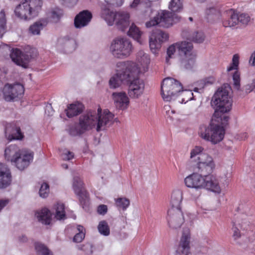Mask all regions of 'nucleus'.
<instances>
[{
  "instance_id": "obj_1",
  "label": "nucleus",
  "mask_w": 255,
  "mask_h": 255,
  "mask_svg": "<svg viewBox=\"0 0 255 255\" xmlns=\"http://www.w3.org/2000/svg\"><path fill=\"white\" fill-rule=\"evenodd\" d=\"M114 115L108 110H89L79 117V123L71 127L69 134L72 136L79 135L86 131L96 128L97 131L105 129L113 123Z\"/></svg>"
},
{
  "instance_id": "obj_2",
  "label": "nucleus",
  "mask_w": 255,
  "mask_h": 255,
  "mask_svg": "<svg viewBox=\"0 0 255 255\" xmlns=\"http://www.w3.org/2000/svg\"><path fill=\"white\" fill-rule=\"evenodd\" d=\"M221 112L212 118L208 126L202 125L199 131L200 136L205 140L211 141L213 144H217L222 141L225 135V126L229 119V117L225 115H220Z\"/></svg>"
},
{
  "instance_id": "obj_3",
  "label": "nucleus",
  "mask_w": 255,
  "mask_h": 255,
  "mask_svg": "<svg viewBox=\"0 0 255 255\" xmlns=\"http://www.w3.org/2000/svg\"><path fill=\"white\" fill-rule=\"evenodd\" d=\"M230 87L229 85L225 84L214 94L211 102L212 105H215V115L219 112L225 113L229 112L232 106V100L230 95Z\"/></svg>"
},
{
  "instance_id": "obj_4",
  "label": "nucleus",
  "mask_w": 255,
  "mask_h": 255,
  "mask_svg": "<svg viewBox=\"0 0 255 255\" xmlns=\"http://www.w3.org/2000/svg\"><path fill=\"white\" fill-rule=\"evenodd\" d=\"M42 4V0H24L15 7V15L24 20L31 19L38 15Z\"/></svg>"
},
{
  "instance_id": "obj_5",
  "label": "nucleus",
  "mask_w": 255,
  "mask_h": 255,
  "mask_svg": "<svg viewBox=\"0 0 255 255\" xmlns=\"http://www.w3.org/2000/svg\"><path fill=\"white\" fill-rule=\"evenodd\" d=\"M203 148L201 146H196L191 150L190 158L196 160L194 158L197 156L196 168L197 171L201 173H210L213 172L215 167V164L213 158L207 154L202 153Z\"/></svg>"
},
{
  "instance_id": "obj_6",
  "label": "nucleus",
  "mask_w": 255,
  "mask_h": 255,
  "mask_svg": "<svg viewBox=\"0 0 255 255\" xmlns=\"http://www.w3.org/2000/svg\"><path fill=\"white\" fill-rule=\"evenodd\" d=\"M182 89V85L179 81L172 78H166L161 86L162 97L165 101H170L179 96Z\"/></svg>"
},
{
  "instance_id": "obj_7",
  "label": "nucleus",
  "mask_w": 255,
  "mask_h": 255,
  "mask_svg": "<svg viewBox=\"0 0 255 255\" xmlns=\"http://www.w3.org/2000/svg\"><path fill=\"white\" fill-rule=\"evenodd\" d=\"M116 73L124 84H128L133 79L138 76L139 70L135 63L132 62H122L117 64Z\"/></svg>"
},
{
  "instance_id": "obj_8",
  "label": "nucleus",
  "mask_w": 255,
  "mask_h": 255,
  "mask_svg": "<svg viewBox=\"0 0 255 255\" xmlns=\"http://www.w3.org/2000/svg\"><path fill=\"white\" fill-rule=\"evenodd\" d=\"M132 50L130 41L126 37H119L114 39L111 45L112 54L118 58H124L129 55Z\"/></svg>"
},
{
  "instance_id": "obj_9",
  "label": "nucleus",
  "mask_w": 255,
  "mask_h": 255,
  "mask_svg": "<svg viewBox=\"0 0 255 255\" xmlns=\"http://www.w3.org/2000/svg\"><path fill=\"white\" fill-rule=\"evenodd\" d=\"M125 0H104L106 3L101 5V17L107 22L108 25L112 26L115 23L117 11L109 8V6L119 7L122 6Z\"/></svg>"
},
{
  "instance_id": "obj_10",
  "label": "nucleus",
  "mask_w": 255,
  "mask_h": 255,
  "mask_svg": "<svg viewBox=\"0 0 255 255\" xmlns=\"http://www.w3.org/2000/svg\"><path fill=\"white\" fill-rule=\"evenodd\" d=\"M24 91L23 86L20 84L13 85L7 84L3 89L4 99L8 102L20 98L23 94Z\"/></svg>"
},
{
  "instance_id": "obj_11",
  "label": "nucleus",
  "mask_w": 255,
  "mask_h": 255,
  "mask_svg": "<svg viewBox=\"0 0 255 255\" xmlns=\"http://www.w3.org/2000/svg\"><path fill=\"white\" fill-rule=\"evenodd\" d=\"M33 159V153L22 150L19 151V154L16 157L11 159V161L14 164L17 169L22 171L28 167Z\"/></svg>"
},
{
  "instance_id": "obj_12",
  "label": "nucleus",
  "mask_w": 255,
  "mask_h": 255,
  "mask_svg": "<svg viewBox=\"0 0 255 255\" xmlns=\"http://www.w3.org/2000/svg\"><path fill=\"white\" fill-rule=\"evenodd\" d=\"M158 25L164 28H168L174 23L179 21L180 17L168 10H161L156 15Z\"/></svg>"
},
{
  "instance_id": "obj_13",
  "label": "nucleus",
  "mask_w": 255,
  "mask_h": 255,
  "mask_svg": "<svg viewBox=\"0 0 255 255\" xmlns=\"http://www.w3.org/2000/svg\"><path fill=\"white\" fill-rule=\"evenodd\" d=\"M167 221L170 228L173 229L180 228L184 221L181 210L170 208L168 211Z\"/></svg>"
},
{
  "instance_id": "obj_14",
  "label": "nucleus",
  "mask_w": 255,
  "mask_h": 255,
  "mask_svg": "<svg viewBox=\"0 0 255 255\" xmlns=\"http://www.w3.org/2000/svg\"><path fill=\"white\" fill-rule=\"evenodd\" d=\"M128 94L131 98H138L143 94L144 89V83L138 76L133 79L128 84Z\"/></svg>"
},
{
  "instance_id": "obj_15",
  "label": "nucleus",
  "mask_w": 255,
  "mask_h": 255,
  "mask_svg": "<svg viewBox=\"0 0 255 255\" xmlns=\"http://www.w3.org/2000/svg\"><path fill=\"white\" fill-rule=\"evenodd\" d=\"M190 240L189 229L184 228L175 255H188L190 250Z\"/></svg>"
},
{
  "instance_id": "obj_16",
  "label": "nucleus",
  "mask_w": 255,
  "mask_h": 255,
  "mask_svg": "<svg viewBox=\"0 0 255 255\" xmlns=\"http://www.w3.org/2000/svg\"><path fill=\"white\" fill-rule=\"evenodd\" d=\"M112 98L117 109L124 110L128 108L129 100L126 92H113L112 94Z\"/></svg>"
},
{
  "instance_id": "obj_17",
  "label": "nucleus",
  "mask_w": 255,
  "mask_h": 255,
  "mask_svg": "<svg viewBox=\"0 0 255 255\" xmlns=\"http://www.w3.org/2000/svg\"><path fill=\"white\" fill-rule=\"evenodd\" d=\"M92 13L88 10H84L76 15L74 26L76 28H81L87 26L92 18Z\"/></svg>"
},
{
  "instance_id": "obj_18",
  "label": "nucleus",
  "mask_w": 255,
  "mask_h": 255,
  "mask_svg": "<svg viewBox=\"0 0 255 255\" xmlns=\"http://www.w3.org/2000/svg\"><path fill=\"white\" fill-rule=\"evenodd\" d=\"M12 181L10 169L5 164L0 163V189L9 186Z\"/></svg>"
},
{
  "instance_id": "obj_19",
  "label": "nucleus",
  "mask_w": 255,
  "mask_h": 255,
  "mask_svg": "<svg viewBox=\"0 0 255 255\" xmlns=\"http://www.w3.org/2000/svg\"><path fill=\"white\" fill-rule=\"evenodd\" d=\"M203 176L197 173L192 174L184 179L186 186L189 188L201 189L203 188L204 180Z\"/></svg>"
},
{
  "instance_id": "obj_20",
  "label": "nucleus",
  "mask_w": 255,
  "mask_h": 255,
  "mask_svg": "<svg viewBox=\"0 0 255 255\" xmlns=\"http://www.w3.org/2000/svg\"><path fill=\"white\" fill-rule=\"evenodd\" d=\"M129 17V14L127 11H117L115 21L117 28L123 31L127 29L130 24Z\"/></svg>"
},
{
  "instance_id": "obj_21",
  "label": "nucleus",
  "mask_w": 255,
  "mask_h": 255,
  "mask_svg": "<svg viewBox=\"0 0 255 255\" xmlns=\"http://www.w3.org/2000/svg\"><path fill=\"white\" fill-rule=\"evenodd\" d=\"M5 136L9 140L22 139L23 137L20 127L14 124H9L6 126Z\"/></svg>"
},
{
  "instance_id": "obj_22",
  "label": "nucleus",
  "mask_w": 255,
  "mask_h": 255,
  "mask_svg": "<svg viewBox=\"0 0 255 255\" xmlns=\"http://www.w3.org/2000/svg\"><path fill=\"white\" fill-rule=\"evenodd\" d=\"M183 38L195 43H202L205 38L204 33L201 31H191L189 29H184L182 32Z\"/></svg>"
},
{
  "instance_id": "obj_23",
  "label": "nucleus",
  "mask_w": 255,
  "mask_h": 255,
  "mask_svg": "<svg viewBox=\"0 0 255 255\" xmlns=\"http://www.w3.org/2000/svg\"><path fill=\"white\" fill-rule=\"evenodd\" d=\"M136 59L137 63L135 64L138 70H139V73L147 71L150 63V58L148 55L145 53L143 51H139L137 54Z\"/></svg>"
},
{
  "instance_id": "obj_24",
  "label": "nucleus",
  "mask_w": 255,
  "mask_h": 255,
  "mask_svg": "<svg viewBox=\"0 0 255 255\" xmlns=\"http://www.w3.org/2000/svg\"><path fill=\"white\" fill-rule=\"evenodd\" d=\"M204 187L208 190L212 192L219 193L221 192V188L219 184V181L217 178L213 175H206L203 177Z\"/></svg>"
},
{
  "instance_id": "obj_25",
  "label": "nucleus",
  "mask_w": 255,
  "mask_h": 255,
  "mask_svg": "<svg viewBox=\"0 0 255 255\" xmlns=\"http://www.w3.org/2000/svg\"><path fill=\"white\" fill-rule=\"evenodd\" d=\"M225 27H234L238 24V14L233 9H229L224 14L222 20Z\"/></svg>"
},
{
  "instance_id": "obj_26",
  "label": "nucleus",
  "mask_w": 255,
  "mask_h": 255,
  "mask_svg": "<svg viewBox=\"0 0 255 255\" xmlns=\"http://www.w3.org/2000/svg\"><path fill=\"white\" fill-rule=\"evenodd\" d=\"M196 58V54L180 56L179 61L180 68L185 70H192L195 66Z\"/></svg>"
},
{
  "instance_id": "obj_27",
  "label": "nucleus",
  "mask_w": 255,
  "mask_h": 255,
  "mask_svg": "<svg viewBox=\"0 0 255 255\" xmlns=\"http://www.w3.org/2000/svg\"><path fill=\"white\" fill-rule=\"evenodd\" d=\"M35 216L38 221L43 224L49 225L51 222L52 214L47 208H44L36 211Z\"/></svg>"
},
{
  "instance_id": "obj_28",
  "label": "nucleus",
  "mask_w": 255,
  "mask_h": 255,
  "mask_svg": "<svg viewBox=\"0 0 255 255\" xmlns=\"http://www.w3.org/2000/svg\"><path fill=\"white\" fill-rule=\"evenodd\" d=\"M177 49H178L180 57L190 54H196L193 50L192 43L186 41L177 43Z\"/></svg>"
},
{
  "instance_id": "obj_29",
  "label": "nucleus",
  "mask_w": 255,
  "mask_h": 255,
  "mask_svg": "<svg viewBox=\"0 0 255 255\" xmlns=\"http://www.w3.org/2000/svg\"><path fill=\"white\" fill-rule=\"evenodd\" d=\"M83 104L79 102L69 105L65 110L66 115L68 118H72L80 114L83 110Z\"/></svg>"
},
{
  "instance_id": "obj_30",
  "label": "nucleus",
  "mask_w": 255,
  "mask_h": 255,
  "mask_svg": "<svg viewBox=\"0 0 255 255\" xmlns=\"http://www.w3.org/2000/svg\"><path fill=\"white\" fill-rule=\"evenodd\" d=\"M182 201V192L180 190H174L170 199V208L180 209V205Z\"/></svg>"
},
{
  "instance_id": "obj_31",
  "label": "nucleus",
  "mask_w": 255,
  "mask_h": 255,
  "mask_svg": "<svg viewBox=\"0 0 255 255\" xmlns=\"http://www.w3.org/2000/svg\"><path fill=\"white\" fill-rule=\"evenodd\" d=\"M63 10L58 7H54L50 9L47 14V19L48 21L53 23L58 22L63 16Z\"/></svg>"
},
{
  "instance_id": "obj_32",
  "label": "nucleus",
  "mask_w": 255,
  "mask_h": 255,
  "mask_svg": "<svg viewBox=\"0 0 255 255\" xmlns=\"http://www.w3.org/2000/svg\"><path fill=\"white\" fill-rule=\"evenodd\" d=\"M75 187H76L75 186ZM80 187H75V193L78 196L79 200L82 208L87 210L89 206V196L88 193L85 191H82Z\"/></svg>"
},
{
  "instance_id": "obj_33",
  "label": "nucleus",
  "mask_w": 255,
  "mask_h": 255,
  "mask_svg": "<svg viewBox=\"0 0 255 255\" xmlns=\"http://www.w3.org/2000/svg\"><path fill=\"white\" fill-rule=\"evenodd\" d=\"M47 24L48 20L47 19H41L31 25L29 28V31L33 35H39L40 33V31Z\"/></svg>"
},
{
  "instance_id": "obj_34",
  "label": "nucleus",
  "mask_w": 255,
  "mask_h": 255,
  "mask_svg": "<svg viewBox=\"0 0 255 255\" xmlns=\"http://www.w3.org/2000/svg\"><path fill=\"white\" fill-rule=\"evenodd\" d=\"M9 55L13 62L17 65L25 68V63L23 60V54L19 49L17 48L12 49Z\"/></svg>"
},
{
  "instance_id": "obj_35",
  "label": "nucleus",
  "mask_w": 255,
  "mask_h": 255,
  "mask_svg": "<svg viewBox=\"0 0 255 255\" xmlns=\"http://www.w3.org/2000/svg\"><path fill=\"white\" fill-rule=\"evenodd\" d=\"M22 54L23 56V60L25 63V68H26L29 61L37 56V52L36 49L27 46L25 48Z\"/></svg>"
},
{
  "instance_id": "obj_36",
  "label": "nucleus",
  "mask_w": 255,
  "mask_h": 255,
  "mask_svg": "<svg viewBox=\"0 0 255 255\" xmlns=\"http://www.w3.org/2000/svg\"><path fill=\"white\" fill-rule=\"evenodd\" d=\"M206 18L209 21H215L220 18L221 10L217 7L208 8L206 11Z\"/></svg>"
},
{
  "instance_id": "obj_37",
  "label": "nucleus",
  "mask_w": 255,
  "mask_h": 255,
  "mask_svg": "<svg viewBox=\"0 0 255 255\" xmlns=\"http://www.w3.org/2000/svg\"><path fill=\"white\" fill-rule=\"evenodd\" d=\"M21 150L15 145H10L4 150L5 157L7 160L11 161V159L16 157L19 154V151Z\"/></svg>"
},
{
  "instance_id": "obj_38",
  "label": "nucleus",
  "mask_w": 255,
  "mask_h": 255,
  "mask_svg": "<svg viewBox=\"0 0 255 255\" xmlns=\"http://www.w3.org/2000/svg\"><path fill=\"white\" fill-rule=\"evenodd\" d=\"M128 34L129 36L136 40L138 43L142 44L141 39L142 32L134 23H132L130 26Z\"/></svg>"
},
{
  "instance_id": "obj_39",
  "label": "nucleus",
  "mask_w": 255,
  "mask_h": 255,
  "mask_svg": "<svg viewBox=\"0 0 255 255\" xmlns=\"http://www.w3.org/2000/svg\"><path fill=\"white\" fill-rule=\"evenodd\" d=\"M34 249L37 255H53V253L43 244L36 242Z\"/></svg>"
},
{
  "instance_id": "obj_40",
  "label": "nucleus",
  "mask_w": 255,
  "mask_h": 255,
  "mask_svg": "<svg viewBox=\"0 0 255 255\" xmlns=\"http://www.w3.org/2000/svg\"><path fill=\"white\" fill-rule=\"evenodd\" d=\"M55 217L57 220H63L65 218L64 205L62 203H57L55 206Z\"/></svg>"
},
{
  "instance_id": "obj_41",
  "label": "nucleus",
  "mask_w": 255,
  "mask_h": 255,
  "mask_svg": "<svg viewBox=\"0 0 255 255\" xmlns=\"http://www.w3.org/2000/svg\"><path fill=\"white\" fill-rule=\"evenodd\" d=\"M6 23L5 13L4 10L2 9L0 12V38H1L6 32Z\"/></svg>"
},
{
  "instance_id": "obj_42",
  "label": "nucleus",
  "mask_w": 255,
  "mask_h": 255,
  "mask_svg": "<svg viewBox=\"0 0 255 255\" xmlns=\"http://www.w3.org/2000/svg\"><path fill=\"white\" fill-rule=\"evenodd\" d=\"M179 95L182 97V103H186L194 99L193 93L191 90H183L182 89L179 93Z\"/></svg>"
},
{
  "instance_id": "obj_43",
  "label": "nucleus",
  "mask_w": 255,
  "mask_h": 255,
  "mask_svg": "<svg viewBox=\"0 0 255 255\" xmlns=\"http://www.w3.org/2000/svg\"><path fill=\"white\" fill-rule=\"evenodd\" d=\"M169 8L172 12H179L183 8L181 0H171L169 2Z\"/></svg>"
},
{
  "instance_id": "obj_44",
  "label": "nucleus",
  "mask_w": 255,
  "mask_h": 255,
  "mask_svg": "<svg viewBox=\"0 0 255 255\" xmlns=\"http://www.w3.org/2000/svg\"><path fill=\"white\" fill-rule=\"evenodd\" d=\"M151 35L154 36L160 43L168 39V34L162 30H157L153 33Z\"/></svg>"
},
{
  "instance_id": "obj_45",
  "label": "nucleus",
  "mask_w": 255,
  "mask_h": 255,
  "mask_svg": "<svg viewBox=\"0 0 255 255\" xmlns=\"http://www.w3.org/2000/svg\"><path fill=\"white\" fill-rule=\"evenodd\" d=\"M116 203L117 207L123 210H126L130 204L129 200L126 198H119L116 200Z\"/></svg>"
},
{
  "instance_id": "obj_46",
  "label": "nucleus",
  "mask_w": 255,
  "mask_h": 255,
  "mask_svg": "<svg viewBox=\"0 0 255 255\" xmlns=\"http://www.w3.org/2000/svg\"><path fill=\"white\" fill-rule=\"evenodd\" d=\"M109 83L110 88L116 89L119 87L121 84L123 83V82L121 79H120V78H119L117 76V74L116 73L111 78Z\"/></svg>"
},
{
  "instance_id": "obj_47",
  "label": "nucleus",
  "mask_w": 255,
  "mask_h": 255,
  "mask_svg": "<svg viewBox=\"0 0 255 255\" xmlns=\"http://www.w3.org/2000/svg\"><path fill=\"white\" fill-rule=\"evenodd\" d=\"M149 43L150 50L153 53H155L157 50L160 48L161 43L152 35L150 37Z\"/></svg>"
},
{
  "instance_id": "obj_48",
  "label": "nucleus",
  "mask_w": 255,
  "mask_h": 255,
  "mask_svg": "<svg viewBox=\"0 0 255 255\" xmlns=\"http://www.w3.org/2000/svg\"><path fill=\"white\" fill-rule=\"evenodd\" d=\"M98 230L101 234L104 236H108L110 234V229L108 223L105 221L99 223Z\"/></svg>"
},
{
  "instance_id": "obj_49",
  "label": "nucleus",
  "mask_w": 255,
  "mask_h": 255,
  "mask_svg": "<svg viewBox=\"0 0 255 255\" xmlns=\"http://www.w3.org/2000/svg\"><path fill=\"white\" fill-rule=\"evenodd\" d=\"M93 246L89 243L78 246V249L83 251L86 255H91L93 253Z\"/></svg>"
},
{
  "instance_id": "obj_50",
  "label": "nucleus",
  "mask_w": 255,
  "mask_h": 255,
  "mask_svg": "<svg viewBox=\"0 0 255 255\" xmlns=\"http://www.w3.org/2000/svg\"><path fill=\"white\" fill-rule=\"evenodd\" d=\"M49 193V187L47 183H43L39 191V196L42 198H46Z\"/></svg>"
},
{
  "instance_id": "obj_51",
  "label": "nucleus",
  "mask_w": 255,
  "mask_h": 255,
  "mask_svg": "<svg viewBox=\"0 0 255 255\" xmlns=\"http://www.w3.org/2000/svg\"><path fill=\"white\" fill-rule=\"evenodd\" d=\"M251 18L248 14L241 13L238 14V23L240 22L243 25H247L250 21Z\"/></svg>"
},
{
  "instance_id": "obj_52",
  "label": "nucleus",
  "mask_w": 255,
  "mask_h": 255,
  "mask_svg": "<svg viewBox=\"0 0 255 255\" xmlns=\"http://www.w3.org/2000/svg\"><path fill=\"white\" fill-rule=\"evenodd\" d=\"M177 43L173 44L170 46L167 50V57L166 58L167 63H168L169 58H172V55H174L176 49H177Z\"/></svg>"
},
{
  "instance_id": "obj_53",
  "label": "nucleus",
  "mask_w": 255,
  "mask_h": 255,
  "mask_svg": "<svg viewBox=\"0 0 255 255\" xmlns=\"http://www.w3.org/2000/svg\"><path fill=\"white\" fill-rule=\"evenodd\" d=\"M239 57L238 55L235 54L232 59V64L228 67L227 71H231L237 69L239 65Z\"/></svg>"
},
{
  "instance_id": "obj_54",
  "label": "nucleus",
  "mask_w": 255,
  "mask_h": 255,
  "mask_svg": "<svg viewBox=\"0 0 255 255\" xmlns=\"http://www.w3.org/2000/svg\"><path fill=\"white\" fill-rule=\"evenodd\" d=\"M11 50L10 47L6 44L1 45L0 46V55L5 56L10 55Z\"/></svg>"
},
{
  "instance_id": "obj_55",
  "label": "nucleus",
  "mask_w": 255,
  "mask_h": 255,
  "mask_svg": "<svg viewBox=\"0 0 255 255\" xmlns=\"http://www.w3.org/2000/svg\"><path fill=\"white\" fill-rule=\"evenodd\" d=\"M76 187H80V189L82 191L84 190L83 189V183L80 178L78 176H74L73 178V188L74 191H75V186Z\"/></svg>"
},
{
  "instance_id": "obj_56",
  "label": "nucleus",
  "mask_w": 255,
  "mask_h": 255,
  "mask_svg": "<svg viewBox=\"0 0 255 255\" xmlns=\"http://www.w3.org/2000/svg\"><path fill=\"white\" fill-rule=\"evenodd\" d=\"M246 94L249 93L252 91L255 93V80H253L251 83L248 84L243 87Z\"/></svg>"
},
{
  "instance_id": "obj_57",
  "label": "nucleus",
  "mask_w": 255,
  "mask_h": 255,
  "mask_svg": "<svg viewBox=\"0 0 255 255\" xmlns=\"http://www.w3.org/2000/svg\"><path fill=\"white\" fill-rule=\"evenodd\" d=\"M236 225L238 226L240 228L243 230H246L248 228V226H249V223L246 220H238L235 223H234Z\"/></svg>"
},
{
  "instance_id": "obj_58",
  "label": "nucleus",
  "mask_w": 255,
  "mask_h": 255,
  "mask_svg": "<svg viewBox=\"0 0 255 255\" xmlns=\"http://www.w3.org/2000/svg\"><path fill=\"white\" fill-rule=\"evenodd\" d=\"M233 79L234 81V85L235 86V88L239 90L240 89V75L239 73L237 72H235L233 76Z\"/></svg>"
},
{
  "instance_id": "obj_59",
  "label": "nucleus",
  "mask_w": 255,
  "mask_h": 255,
  "mask_svg": "<svg viewBox=\"0 0 255 255\" xmlns=\"http://www.w3.org/2000/svg\"><path fill=\"white\" fill-rule=\"evenodd\" d=\"M85 238V234L83 232H80L76 234L73 238V241L76 243H80Z\"/></svg>"
},
{
  "instance_id": "obj_60",
  "label": "nucleus",
  "mask_w": 255,
  "mask_h": 255,
  "mask_svg": "<svg viewBox=\"0 0 255 255\" xmlns=\"http://www.w3.org/2000/svg\"><path fill=\"white\" fill-rule=\"evenodd\" d=\"M239 227L234 223L233 227L232 230L233 231V237L234 239L237 240L241 237L240 232L239 231Z\"/></svg>"
},
{
  "instance_id": "obj_61",
  "label": "nucleus",
  "mask_w": 255,
  "mask_h": 255,
  "mask_svg": "<svg viewBox=\"0 0 255 255\" xmlns=\"http://www.w3.org/2000/svg\"><path fill=\"white\" fill-rule=\"evenodd\" d=\"M156 25H158V22L157 21V18H156V15L154 17L153 19L145 23V26L147 28H150Z\"/></svg>"
},
{
  "instance_id": "obj_62",
  "label": "nucleus",
  "mask_w": 255,
  "mask_h": 255,
  "mask_svg": "<svg viewBox=\"0 0 255 255\" xmlns=\"http://www.w3.org/2000/svg\"><path fill=\"white\" fill-rule=\"evenodd\" d=\"M73 157L74 153L70 151L66 150L62 154V158L65 160H69Z\"/></svg>"
},
{
  "instance_id": "obj_63",
  "label": "nucleus",
  "mask_w": 255,
  "mask_h": 255,
  "mask_svg": "<svg viewBox=\"0 0 255 255\" xmlns=\"http://www.w3.org/2000/svg\"><path fill=\"white\" fill-rule=\"evenodd\" d=\"M108 211L107 206L105 205H100L98 207V212L99 214L105 215Z\"/></svg>"
},
{
  "instance_id": "obj_64",
  "label": "nucleus",
  "mask_w": 255,
  "mask_h": 255,
  "mask_svg": "<svg viewBox=\"0 0 255 255\" xmlns=\"http://www.w3.org/2000/svg\"><path fill=\"white\" fill-rule=\"evenodd\" d=\"M249 63L255 67V51L253 53L251 56Z\"/></svg>"
}]
</instances>
